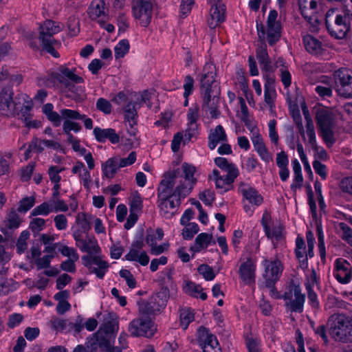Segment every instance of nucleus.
<instances>
[{"instance_id": "3c124183", "label": "nucleus", "mask_w": 352, "mask_h": 352, "mask_svg": "<svg viewBox=\"0 0 352 352\" xmlns=\"http://www.w3.org/2000/svg\"><path fill=\"white\" fill-rule=\"evenodd\" d=\"M137 104L135 102H129L124 107V115L126 122L128 124H135L137 118Z\"/></svg>"}, {"instance_id": "b1692460", "label": "nucleus", "mask_w": 352, "mask_h": 352, "mask_svg": "<svg viewBox=\"0 0 352 352\" xmlns=\"http://www.w3.org/2000/svg\"><path fill=\"white\" fill-rule=\"evenodd\" d=\"M329 34L338 39L344 38L349 30V24L344 16L336 14L334 22L327 27Z\"/></svg>"}, {"instance_id": "72a5a7b5", "label": "nucleus", "mask_w": 352, "mask_h": 352, "mask_svg": "<svg viewBox=\"0 0 352 352\" xmlns=\"http://www.w3.org/2000/svg\"><path fill=\"white\" fill-rule=\"evenodd\" d=\"M92 214H86L85 212H78L76 216L75 224L72 226V232H74L75 230H79L81 234L87 232L90 230V225L91 222L90 217Z\"/></svg>"}, {"instance_id": "79ce46f5", "label": "nucleus", "mask_w": 352, "mask_h": 352, "mask_svg": "<svg viewBox=\"0 0 352 352\" xmlns=\"http://www.w3.org/2000/svg\"><path fill=\"white\" fill-rule=\"evenodd\" d=\"M298 5L301 14L305 18H309L318 12L317 0H298Z\"/></svg>"}, {"instance_id": "1a4fd4ad", "label": "nucleus", "mask_w": 352, "mask_h": 352, "mask_svg": "<svg viewBox=\"0 0 352 352\" xmlns=\"http://www.w3.org/2000/svg\"><path fill=\"white\" fill-rule=\"evenodd\" d=\"M239 192L243 196V209L249 215L252 216L256 207L261 206L263 201L262 195L250 184L241 182Z\"/></svg>"}, {"instance_id": "cd10ccee", "label": "nucleus", "mask_w": 352, "mask_h": 352, "mask_svg": "<svg viewBox=\"0 0 352 352\" xmlns=\"http://www.w3.org/2000/svg\"><path fill=\"white\" fill-rule=\"evenodd\" d=\"M267 237L271 240L274 248L282 245L284 241L283 227L279 223H274L264 230Z\"/></svg>"}, {"instance_id": "a19ab883", "label": "nucleus", "mask_w": 352, "mask_h": 352, "mask_svg": "<svg viewBox=\"0 0 352 352\" xmlns=\"http://www.w3.org/2000/svg\"><path fill=\"white\" fill-rule=\"evenodd\" d=\"M183 289L186 294L192 297L201 298L203 300L207 298V294L203 292L202 287L191 281H186Z\"/></svg>"}, {"instance_id": "de8ad7c7", "label": "nucleus", "mask_w": 352, "mask_h": 352, "mask_svg": "<svg viewBox=\"0 0 352 352\" xmlns=\"http://www.w3.org/2000/svg\"><path fill=\"white\" fill-rule=\"evenodd\" d=\"M21 222V220L19 216L16 214V212H10L7 217V219L4 221L5 228L3 226L1 227V230L3 233L8 232V230H12L19 228Z\"/></svg>"}, {"instance_id": "aec40b11", "label": "nucleus", "mask_w": 352, "mask_h": 352, "mask_svg": "<svg viewBox=\"0 0 352 352\" xmlns=\"http://www.w3.org/2000/svg\"><path fill=\"white\" fill-rule=\"evenodd\" d=\"M333 276L342 284H347L352 279V267L342 258H336L334 261Z\"/></svg>"}, {"instance_id": "4be33fe9", "label": "nucleus", "mask_w": 352, "mask_h": 352, "mask_svg": "<svg viewBox=\"0 0 352 352\" xmlns=\"http://www.w3.org/2000/svg\"><path fill=\"white\" fill-rule=\"evenodd\" d=\"M226 7L220 0H214L211 3V8L210 10L209 16L207 21L210 28H215L226 19Z\"/></svg>"}, {"instance_id": "37998d69", "label": "nucleus", "mask_w": 352, "mask_h": 352, "mask_svg": "<svg viewBox=\"0 0 352 352\" xmlns=\"http://www.w3.org/2000/svg\"><path fill=\"white\" fill-rule=\"evenodd\" d=\"M305 49L313 54H320L322 50V45L317 38L311 35H306L303 38Z\"/></svg>"}, {"instance_id": "a878e982", "label": "nucleus", "mask_w": 352, "mask_h": 352, "mask_svg": "<svg viewBox=\"0 0 352 352\" xmlns=\"http://www.w3.org/2000/svg\"><path fill=\"white\" fill-rule=\"evenodd\" d=\"M197 340L203 352H219L220 351L217 337L210 331H198Z\"/></svg>"}, {"instance_id": "e433bc0d", "label": "nucleus", "mask_w": 352, "mask_h": 352, "mask_svg": "<svg viewBox=\"0 0 352 352\" xmlns=\"http://www.w3.org/2000/svg\"><path fill=\"white\" fill-rule=\"evenodd\" d=\"M212 240V234L205 232L201 233L197 235L190 250L193 254L205 251L210 245Z\"/></svg>"}, {"instance_id": "9d476101", "label": "nucleus", "mask_w": 352, "mask_h": 352, "mask_svg": "<svg viewBox=\"0 0 352 352\" xmlns=\"http://www.w3.org/2000/svg\"><path fill=\"white\" fill-rule=\"evenodd\" d=\"M283 299L285 307L291 311L301 313L303 311L305 296L302 294L299 285H290L286 289Z\"/></svg>"}, {"instance_id": "9b49d317", "label": "nucleus", "mask_w": 352, "mask_h": 352, "mask_svg": "<svg viewBox=\"0 0 352 352\" xmlns=\"http://www.w3.org/2000/svg\"><path fill=\"white\" fill-rule=\"evenodd\" d=\"M16 100L18 101L17 113L21 119L24 122L26 126L29 128H38L40 126V122L32 120L31 111L33 108V101L32 98L26 94H18Z\"/></svg>"}, {"instance_id": "a211bd4d", "label": "nucleus", "mask_w": 352, "mask_h": 352, "mask_svg": "<svg viewBox=\"0 0 352 352\" xmlns=\"http://www.w3.org/2000/svg\"><path fill=\"white\" fill-rule=\"evenodd\" d=\"M82 264L99 278H103L109 267L108 263L98 255H84L82 256Z\"/></svg>"}, {"instance_id": "69168bd1", "label": "nucleus", "mask_w": 352, "mask_h": 352, "mask_svg": "<svg viewBox=\"0 0 352 352\" xmlns=\"http://www.w3.org/2000/svg\"><path fill=\"white\" fill-rule=\"evenodd\" d=\"M59 252L63 256L68 257V259H74V261H78L79 259V255L74 248L62 245Z\"/></svg>"}, {"instance_id": "680f3d73", "label": "nucleus", "mask_w": 352, "mask_h": 352, "mask_svg": "<svg viewBox=\"0 0 352 352\" xmlns=\"http://www.w3.org/2000/svg\"><path fill=\"white\" fill-rule=\"evenodd\" d=\"M276 124L277 122L274 119L270 120L268 122L269 138L274 145H277L279 140Z\"/></svg>"}, {"instance_id": "bf43d9fd", "label": "nucleus", "mask_w": 352, "mask_h": 352, "mask_svg": "<svg viewBox=\"0 0 352 352\" xmlns=\"http://www.w3.org/2000/svg\"><path fill=\"white\" fill-rule=\"evenodd\" d=\"M197 271L206 280L210 281L215 278V274L213 269L206 264H202L197 268Z\"/></svg>"}, {"instance_id": "58836bf2", "label": "nucleus", "mask_w": 352, "mask_h": 352, "mask_svg": "<svg viewBox=\"0 0 352 352\" xmlns=\"http://www.w3.org/2000/svg\"><path fill=\"white\" fill-rule=\"evenodd\" d=\"M154 327V322L151 318L147 315H142L134 319L130 323V330H149Z\"/></svg>"}, {"instance_id": "774afa93", "label": "nucleus", "mask_w": 352, "mask_h": 352, "mask_svg": "<svg viewBox=\"0 0 352 352\" xmlns=\"http://www.w3.org/2000/svg\"><path fill=\"white\" fill-rule=\"evenodd\" d=\"M246 345L249 352H261V341L256 338L248 337Z\"/></svg>"}, {"instance_id": "a18cd8bd", "label": "nucleus", "mask_w": 352, "mask_h": 352, "mask_svg": "<svg viewBox=\"0 0 352 352\" xmlns=\"http://www.w3.org/2000/svg\"><path fill=\"white\" fill-rule=\"evenodd\" d=\"M129 128L127 129V134L129 137L123 135L121 138L122 142L126 146L133 147L139 144L138 138L137 137L138 130L135 127V124H128Z\"/></svg>"}, {"instance_id": "f8f14e48", "label": "nucleus", "mask_w": 352, "mask_h": 352, "mask_svg": "<svg viewBox=\"0 0 352 352\" xmlns=\"http://www.w3.org/2000/svg\"><path fill=\"white\" fill-rule=\"evenodd\" d=\"M153 4L151 0H133L132 13L142 27H147L151 21Z\"/></svg>"}, {"instance_id": "ddd939ff", "label": "nucleus", "mask_w": 352, "mask_h": 352, "mask_svg": "<svg viewBox=\"0 0 352 352\" xmlns=\"http://www.w3.org/2000/svg\"><path fill=\"white\" fill-rule=\"evenodd\" d=\"M61 115V121L63 120V131L67 135V140H72L74 137L71 131L78 133L81 130L80 124L74 120H78L83 118L82 115L77 111L70 109H62L60 110Z\"/></svg>"}, {"instance_id": "5701e85b", "label": "nucleus", "mask_w": 352, "mask_h": 352, "mask_svg": "<svg viewBox=\"0 0 352 352\" xmlns=\"http://www.w3.org/2000/svg\"><path fill=\"white\" fill-rule=\"evenodd\" d=\"M124 257L126 260L137 262L142 266L147 265L150 260L146 252L142 250V243L139 241L132 244L129 252Z\"/></svg>"}, {"instance_id": "6e6552de", "label": "nucleus", "mask_w": 352, "mask_h": 352, "mask_svg": "<svg viewBox=\"0 0 352 352\" xmlns=\"http://www.w3.org/2000/svg\"><path fill=\"white\" fill-rule=\"evenodd\" d=\"M278 12L275 10L270 11L267 21L266 27L262 24L260 25L257 23L256 28L258 36L260 39L266 40L270 45H273L279 41L281 36L282 26L278 19Z\"/></svg>"}, {"instance_id": "f3484780", "label": "nucleus", "mask_w": 352, "mask_h": 352, "mask_svg": "<svg viewBox=\"0 0 352 352\" xmlns=\"http://www.w3.org/2000/svg\"><path fill=\"white\" fill-rule=\"evenodd\" d=\"M72 236L76 242V245L82 252L87 253V255L98 254L100 252V248L97 239L94 236L82 237L79 230H75Z\"/></svg>"}, {"instance_id": "6e6d98bb", "label": "nucleus", "mask_w": 352, "mask_h": 352, "mask_svg": "<svg viewBox=\"0 0 352 352\" xmlns=\"http://www.w3.org/2000/svg\"><path fill=\"white\" fill-rule=\"evenodd\" d=\"M45 219L41 217H36L30 221L29 224V229L31 230L33 234L36 236L45 229Z\"/></svg>"}, {"instance_id": "6ab92c4d", "label": "nucleus", "mask_w": 352, "mask_h": 352, "mask_svg": "<svg viewBox=\"0 0 352 352\" xmlns=\"http://www.w3.org/2000/svg\"><path fill=\"white\" fill-rule=\"evenodd\" d=\"M264 105L271 113L275 111V102L277 97L275 89V77L271 75H264Z\"/></svg>"}, {"instance_id": "7c9ffc66", "label": "nucleus", "mask_w": 352, "mask_h": 352, "mask_svg": "<svg viewBox=\"0 0 352 352\" xmlns=\"http://www.w3.org/2000/svg\"><path fill=\"white\" fill-rule=\"evenodd\" d=\"M93 133L98 142H105L107 140H109L112 144H117L120 140V135L116 132L115 129L111 128L95 127Z\"/></svg>"}, {"instance_id": "393cba45", "label": "nucleus", "mask_w": 352, "mask_h": 352, "mask_svg": "<svg viewBox=\"0 0 352 352\" xmlns=\"http://www.w3.org/2000/svg\"><path fill=\"white\" fill-rule=\"evenodd\" d=\"M90 170L81 161H76L72 168V173L78 177L80 184L87 190H89L92 186Z\"/></svg>"}, {"instance_id": "39448f33", "label": "nucleus", "mask_w": 352, "mask_h": 352, "mask_svg": "<svg viewBox=\"0 0 352 352\" xmlns=\"http://www.w3.org/2000/svg\"><path fill=\"white\" fill-rule=\"evenodd\" d=\"M169 182L162 180L157 190V204L160 214L166 219H170L175 214L179 200L186 196L176 193V189L170 186Z\"/></svg>"}, {"instance_id": "f03ea898", "label": "nucleus", "mask_w": 352, "mask_h": 352, "mask_svg": "<svg viewBox=\"0 0 352 352\" xmlns=\"http://www.w3.org/2000/svg\"><path fill=\"white\" fill-rule=\"evenodd\" d=\"M116 335L115 331H96L87 338L85 346L78 345L73 352H122L127 346L126 334L123 332L119 337L120 346H114Z\"/></svg>"}, {"instance_id": "20e7f679", "label": "nucleus", "mask_w": 352, "mask_h": 352, "mask_svg": "<svg viewBox=\"0 0 352 352\" xmlns=\"http://www.w3.org/2000/svg\"><path fill=\"white\" fill-rule=\"evenodd\" d=\"M214 164L220 170L213 169L209 179L214 182L218 192L223 194L233 188L234 182L239 176V170L234 164L229 162L225 157H216Z\"/></svg>"}, {"instance_id": "c85d7f7f", "label": "nucleus", "mask_w": 352, "mask_h": 352, "mask_svg": "<svg viewBox=\"0 0 352 352\" xmlns=\"http://www.w3.org/2000/svg\"><path fill=\"white\" fill-rule=\"evenodd\" d=\"M275 67L278 69L280 80L285 89H288L292 82L291 72L288 68V64L281 57L275 60Z\"/></svg>"}, {"instance_id": "f704fd0d", "label": "nucleus", "mask_w": 352, "mask_h": 352, "mask_svg": "<svg viewBox=\"0 0 352 352\" xmlns=\"http://www.w3.org/2000/svg\"><path fill=\"white\" fill-rule=\"evenodd\" d=\"M120 168L121 167L120 166L119 162L118 160V156L109 158L102 164L101 169L102 177L107 179L113 178Z\"/></svg>"}, {"instance_id": "412c9836", "label": "nucleus", "mask_w": 352, "mask_h": 352, "mask_svg": "<svg viewBox=\"0 0 352 352\" xmlns=\"http://www.w3.org/2000/svg\"><path fill=\"white\" fill-rule=\"evenodd\" d=\"M13 91L10 88L3 89L0 94V113L3 116H10L18 110V101L12 100Z\"/></svg>"}, {"instance_id": "0eeeda50", "label": "nucleus", "mask_w": 352, "mask_h": 352, "mask_svg": "<svg viewBox=\"0 0 352 352\" xmlns=\"http://www.w3.org/2000/svg\"><path fill=\"white\" fill-rule=\"evenodd\" d=\"M63 29V23L52 20H45L39 26V40L43 50L54 58L59 57V54L55 50V47L59 45V43L53 36Z\"/></svg>"}, {"instance_id": "864d4df0", "label": "nucleus", "mask_w": 352, "mask_h": 352, "mask_svg": "<svg viewBox=\"0 0 352 352\" xmlns=\"http://www.w3.org/2000/svg\"><path fill=\"white\" fill-rule=\"evenodd\" d=\"M193 311L190 308H184L180 310V327L186 329L190 322L194 320Z\"/></svg>"}, {"instance_id": "4468645a", "label": "nucleus", "mask_w": 352, "mask_h": 352, "mask_svg": "<svg viewBox=\"0 0 352 352\" xmlns=\"http://www.w3.org/2000/svg\"><path fill=\"white\" fill-rule=\"evenodd\" d=\"M256 266V261L251 257L240 260L238 273L243 284L248 286L255 284Z\"/></svg>"}, {"instance_id": "49530a36", "label": "nucleus", "mask_w": 352, "mask_h": 352, "mask_svg": "<svg viewBox=\"0 0 352 352\" xmlns=\"http://www.w3.org/2000/svg\"><path fill=\"white\" fill-rule=\"evenodd\" d=\"M104 9L103 0H93L88 8V14L92 20H97L104 14Z\"/></svg>"}, {"instance_id": "603ef678", "label": "nucleus", "mask_w": 352, "mask_h": 352, "mask_svg": "<svg viewBox=\"0 0 352 352\" xmlns=\"http://www.w3.org/2000/svg\"><path fill=\"white\" fill-rule=\"evenodd\" d=\"M130 49L129 42L126 39L120 40L114 47L115 58H122L128 54Z\"/></svg>"}, {"instance_id": "8fccbe9b", "label": "nucleus", "mask_w": 352, "mask_h": 352, "mask_svg": "<svg viewBox=\"0 0 352 352\" xmlns=\"http://www.w3.org/2000/svg\"><path fill=\"white\" fill-rule=\"evenodd\" d=\"M164 235V231L162 228H158L156 230L151 229L146 232L145 241L151 248L155 244H157L158 241H161Z\"/></svg>"}, {"instance_id": "c756f323", "label": "nucleus", "mask_w": 352, "mask_h": 352, "mask_svg": "<svg viewBox=\"0 0 352 352\" xmlns=\"http://www.w3.org/2000/svg\"><path fill=\"white\" fill-rule=\"evenodd\" d=\"M75 69H69L66 67H61L59 69V72L58 74V80L59 82L64 85L66 87L70 90V84L69 81H71L74 83H81L83 82V79L82 77L76 74Z\"/></svg>"}, {"instance_id": "2f4dec72", "label": "nucleus", "mask_w": 352, "mask_h": 352, "mask_svg": "<svg viewBox=\"0 0 352 352\" xmlns=\"http://www.w3.org/2000/svg\"><path fill=\"white\" fill-rule=\"evenodd\" d=\"M316 333L325 344L328 343L329 337L343 343L352 342V331H316Z\"/></svg>"}, {"instance_id": "ea45409f", "label": "nucleus", "mask_w": 352, "mask_h": 352, "mask_svg": "<svg viewBox=\"0 0 352 352\" xmlns=\"http://www.w3.org/2000/svg\"><path fill=\"white\" fill-rule=\"evenodd\" d=\"M35 148L38 152H42L45 148L60 152L63 151V146L58 140L36 139Z\"/></svg>"}, {"instance_id": "0e129e2a", "label": "nucleus", "mask_w": 352, "mask_h": 352, "mask_svg": "<svg viewBox=\"0 0 352 352\" xmlns=\"http://www.w3.org/2000/svg\"><path fill=\"white\" fill-rule=\"evenodd\" d=\"M52 204V212H67L69 209L67 204L61 199H52L50 200Z\"/></svg>"}, {"instance_id": "c9c22d12", "label": "nucleus", "mask_w": 352, "mask_h": 352, "mask_svg": "<svg viewBox=\"0 0 352 352\" xmlns=\"http://www.w3.org/2000/svg\"><path fill=\"white\" fill-rule=\"evenodd\" d=\"M208 139V147L210 150H214L218 144L228 141L227 135L221 125L217 126L213 131H211Z\"/></svg>"}, {"instance_id": "bb28decb", "label": "nucleus", "mask_w": 352, "mask_h": 352, "mask_svg": "<svg viewBox=\"0 0 352 352\" xmlns=\"http://www.w3.org/2000/svg\"><path fill=\"white\" fill-rule=\"evenodd\" d=\"M329 330H352V316L333 314L328 319Z\"/></svg>"}, {"instance_id": "e2e57ef3", "label": "nucleus", "mask_w": 352, "mask_h": 352, "mask_svg": "<svg viewBox=\"0 0 352 352\" xmlns=\"http://www.w3.org/2000/svg\"><path fill=\"white\" fill-rule=\"evenodd\" d=\"M129 205L131 212H137L140 211L142 208V199L140 195L138 192L133 194Z\"/></svg>"}, {"instance_id": "473e14b6", "label": "nucleus", "mask_w": 352, "mask_h": 352, "mask_svg": "<svg viewBox=\"0 0 352 352\" xmlns=\"http://www.w3.org/2000/svg\"><path fill=\"white\" fill-rule=\"evenodd\" d=\"M67 141L72 145V149L75 152L78 153L80 156L83 157L88 168L90 170L94 169L95 167V161L91 153L82 147L80 145V140L76 138H74L72 140H68Z\"/></svg>"}, {"instance_id": "dca6fc26", "label": "nucleus", "mask_w": 352, "mask_h": 352, "mask_svg": "<svg viewBox=\"0 0 352 352\" xmlns=\"http://www.w3.org/2000/svg\"><path fill=\"white\" fill-rule=\"evenodd\" d=\"M264 267L263 277L266 284L274 285L280 278L283 271V264L276 257L274 260L265 258L262 262Z\"/></svg>"}, {"instance_id": "5fc2aeb1", "label": "nucleus", "mask_w": 352, "mask_h": 352, "mask_svg": "<svg viewBox=\"0 0 352 352\" xmlns=\"http://www.w3.org/2000/svg\"><path fill=\"white\" fill-rule=\"evenodd\" d=\"M52 212V204L50 201H45L40 205L36 206L30 212V216H47Z\"/></svg>"}, {"instance_id": "423d86ee", "label": "nucleus", "mask_w": 352, "mask_h": 352, "mask_svg": "<svg viewBox=\"0 0 352 352\" xmlns=\"http://www.w3.org/2000/svg\"><path fill=\"white\" fill-rule=\"evenodd\" d=\"M338 115L336 111L327 108L319 107L316 112V121L320 135L328 147L336 142L333 129L336 125Z\"/></svg>"}, {"instance_id": "338daca9", "label": "nucleus", "mask_w": 352, "mask_h": 352, "mask_svg": "<svg viewBox=\"0 0 352 352\" xmlns=\"http://www.w3.org/2000/svg\"><path fill=\"white\" fill-rule=\"evenodd\" d=\"M199 199L206 205H211L215 199V194L212 190L206 189L199 193Z\"/></svg>"}, {"instance_id": "13d9d810", "label": "nucleus", "mask_w": 352, "mask_h": 352, "mask_svg": "<svg viewBox=\"0 0 352 352\" xmlns=\"http://www.w3.org/2000/svg\"><path fill=\"white\" fill-rule=\"evenodd\" d=\"M35 202L34 196L24 197L19 201L17 210L20 212H26L34 206Z\"/></svg>"}, {"instance_id": "2eb2a0df", "label": "nucleus", "mask_w": 352, "mask_h": 352, "mask_svg": "<svg viewBox=\"0 0 352 352\" xmlns=\"http://www.w3.org/2000/svg\"><path fill=\"white\" fill-rule=\"evenodd\" d=\"M336 89L337 93L344 98H352V72L341 68L336 72Z\"/></svg>"}, {"instance_id": "f257e3e1", "label": "nucleus", "mask_w": 352, "mask_h": 352, "mask_svg": "<svg viewBox=\"0 0 352 352\" xmlns=\"http://www.w3.org/2000/svg\"><path fill=\"white\" fill-rule=\"evenodd\" d=\"M200 175V170L194 164L184 162L165 173L162 180L169 182L170 186L176 189L177 195L188 196L197 184Z\"/></svg>"}, {"instance_id": "c03bdc74", "label": "nucleus", "mask_w": 352, "mask_h": 352, "mask_svg": "<svg viewBox=\"0 0 352 352\" xmlns=\"http://www.w3.org/2000/svg\"><path fill=\"white\" fill-rule=\"evenodd\" d=\"M42 111L54 126H59L61 124V115L54 111V105L52 103L44 104Z\"/></svg>"}, {"instance_id": "4c0bfd02", "label": "nucleus", "mask_w": 352, "mask_h": 352, "mask_svg": "<svg viewBox=\"0 0 352 352\" xmlns=\"http://www.w3.org/2000/svg\"><path fill=\"white\" fill-rule=\"evenodd\" d=\"M296 124L298 125L299 131L304 140H305V135L308 139V144L310 145L311 148L317 147V141L316 136L315 132V128L314 124H305V131L303 129L302 123L300 122L297 121V118H294Z\"/></svg>"}, {"instance_id": "4d7b16f0", "label": "nucleus", "mask_w": 352, "mask_h": 352, "mask_svg": "<svg viewBox=\"0 0 352 352\" xmlns=\"http://www.w3.org/2000/svg\"><path fill=\"white\" fill-rule=\"evenodd\" d=\"M199 226L196 223H190L186 224L182 232L184 239L190 240L199 232Z\"/></svg>"}, {"instance_id": "052dcab7", "label": "nucleus", "mask_w": 352, "mask_h": 352, "mask_svg": "<svg viewBox=\"0 0 352 352\" xmlns=\"http://www.w3.org/2000/svg\"><path fill=\"white\" fill-rule=\"evenodd\" d=\"M63 170L64 168H61L58 166H52L49 168L48 175L50 177V179L52 183H54V184H60V181L61 179L60 173Z\"/></svg>"}, {"instance_id": "7ed1b4c3", "label": "nucleus", "mask_w": 352, "mask_h": 352, "mask_svg": "<svg viewBox=\"0 0 352 352\" xmlns=\"http://www.w3.org/2000/svg\"><path fill=\"white\" fill-rule=\"evenodd\" d=\"M200 90L204 100V107L210 109L212 117L216 116L215 102L218 100L220 89L215 80V67L212 63H206L200 76Z\"/></svg>"}, {"instance_id": "09e8293b", "label": "nucleus", "mask_w": 352, "mask_h": 352, "mask_svg": "<svg viewBox=\"0 0 352 352\" xmlns=\"http://www.w3.org/2000/svg\"><path fill=\"white\" fill-rule=\"evenodd\" d=\"M199 118V111L197 108H190L187 113L188 135H193V132L197 129V122Z\"/></svg>"}]
</instances>
